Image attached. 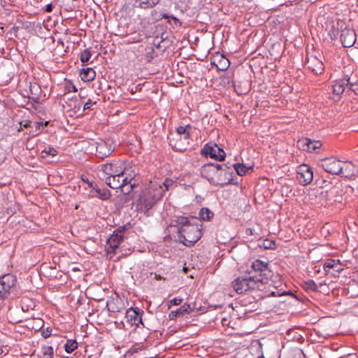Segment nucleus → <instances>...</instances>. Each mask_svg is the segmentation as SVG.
<instances>
[{"mask_svg": "<svg viewBox=\"0 0 358 358\" xmlns=\"http://www.w3.org/2000/svg\"><path fill=\"white\" fill-rule=\"evenodd\" d=\"M198 222L200 221L194 217H182L178 219L179 239L185 245L192 246L201 237V224Z\"/></svg>", "mask_w": 358, "mask_h": 358, "instance_id": "f257e3e1", "label": "nucleus"}, {"mask_svg": "<svg viewBox=\"0 0 358 358\" xmlns=\"http://www.w3.org/2000/svg\"><path fill=\"white\" fill-rule=\"evenodd\" d=\"M164 190L160 184L152 183L140 195L138 205L145 212L150 210L163 197Z\"/></svg>", "mask_w": 358, "mask_h": 358, "instance_id": "f03ea898", "label": "nucleus"}, {"mask_svg": "<svg viewBox=\"0 0 358 358\" xmlns=\"http://www.w3.org/2000/svg\"><path fill=\"white\" fill-rule=\"evenodd\" d=\"M228 167L226 165H220L218 164H207L203 165L201 169V175L203 178L207 179L210 183L214 185H224L221 179L224 169Z\"/></svg>", "mask_w": 358, "mask_h": 358, "instance_id": "7ed1b4c3", "label": "nucleus"}, {"mask_svg": "<svg viewBox=\"0 0 358 358\" xmlns=\"http://www.w3.org/2000/svg\"><path fill=\"white\" fill-rule=\"evenodd\" d=\"M125 227L122 226L113 231V234L108 238L106 245V251L110 254L117 253L119 245L124 240Z\"/></svg>", "mask_w": 358, "mask_h": 358, "instance_id": "20e7f679", "label": "nucleus"}, {"mask_svg": "<svg viewBox=\"0 0 358 358\" xmlns=\"http://www.w3.org/2000/svg\"><path fill=\"white\" fill-rule=\"evenodd\" d=\"M252 269L254 275L260 278L262 282H268L273 275V273L268 268V264L259 259L254 261L252 264Z\"/></svg>", "mask_w": 358, "mask_h": 358, "instance_id": "39448f33", "label": "nucleus"}, {"mask_svg": "<svg viewBox=\"0 0 358 358\" xmlns=\"http://www.w3.org/2000/svg\"><path fill=\"white\" fill-rule=\"evenodd\" d=\"M343 162L334 157H327L320 161L319 165L327 173L338 175L341 171Z\"/></svg>", "mask_w": 358, "mask_h": 358, "instance_id": "423d86ee", "label": "nucleus"}, {"mask_svg": "<svg viewBox=\"0 0 358 358\" xmlns=\"http://www.w3.org/2000/svg\"><path fill=\"white\" fill-rule=\"evenodd\" d=\"M101 170L103 173L110 177L112 175L125 173L126 168L121 161H113L101 166Z\"/></svg>", "mask_w": 358, "mask_h": 358, "instance_id": "0eeeda50", "label": "nucleus"}, {"mask_svg": "<svg viewBox=\"0 0 358 358\" xmlns=\"http://www.w3.org/2000/svg\"><path fill=\"white\" fill-rule=\"evenodd\" d=\"M15 278L11 274H6L0 278V300L6 299L10 289L15 284Z\"/></svg>", "mask_w": 358, "mask_h": 358, "instance_id": "6e6552de", "label": "nucleus"}, {"mask_svg": "<svg viewBox=\"0 0 358 358\" xmlns=\"http://www.w3.org/2000/svg\"><path fill=\"white\" fill-rule=\"evenodd\" d=\"M201 154L212 159L223 161L225 157L224 151L216 144L207 143L201 150Z\"/></svg>", "mask_w": 358, "mask_h": 358, "instance_id": "1a4fd4ad", "label": "nucleus"}, {"mask_svg": "<svg viewBox=\"0 0 358 358\" xmlns=\"http://www.w3.org/2000/svg\"><path fill=\"white\" fill-rule=\"evenodd\" d=\"M296 179L300 184L307 185L310 184L313 179V171L307 164H303L297 168Z\"/></svg>", "mask_w": 358, "mask_h": 358, "instance_id": "9d476101", "label": "nucleus"}, {"mask_svg": "<svg viewBox=\"0 0 358 358\" xmlns=\"http://www.w3.org/2000/svg\"><path fill=\"white\" fill-rule=\"evenodd\" d=\"M96 145V155L100 159L108 157L115 150L113 143L110 141L99 140Z\"/></svg>", "mask_w": 358, "mask_h": 358, "instance_id": "9b49d317", "label": "nucleus"}, {"mask_svg": "<svg viewBox=\"0 0 358 358\" xmlns=\"http://www.w3.org/2000/svg\"><path fill=\"white\" fill-rule=\"evenodd\" d=\"M306 64L315 74H321L324 69V64L321 59L313 54H307Z\"/></svg>", "mask_w": 358, "mask_h": 358, "instance_id": "f8f14e48", "label": "nucleus"}, {"mask_svg": "<svg viewBox=\"0 0 358 358\" xmlns=\"http://www.w3.org/2000/svg\"><path fill=\"white\" fill-rule=\"evenodd\" d=\"M356 39V34L352 29L346 27L341 31L340 40L344 47H352L355 43Z\"/></svg>", "mask_w": 358, "mask_h": 358, "instance_id": "ddd939ff", "label": "nucleus"}, {"mask_svg": "<svg viewBox=\"0 0 358 358\" xmlns=\"http://www.w3.org/2000/svg\"><path fill=\"white\" fill-rule=\"evenodd\" d=\"M142 314L143 311L138 308H130L127 310L125 317L131 325L138 326L140 323H142Z\"/></svg>", "mask_w": 358, "mask_h": 358, "instance_id": "4468645a", "label": "nucleus"}, {"mask_svg": "<svg viewBox=\"0 0 358 358\" xmlns=\"http://www.w3.org/2000/svg\"><path fill=\"white\" fill-rule=\"evenodd\" d=\"M297 145L303 150L313 152L322 146V143L320 141H313L308 138H303L297 142Z\"/></svg>", "mask_w": 358, "mask_h": 358, "instance_id": "2eb2a0df", "label": "nucleus"}, {"mask_svg": "<svg viewBox=\"0 0 358 358\" xmlns=\"http://www.w3.org/2000/svg\"><path fill=\"white\" fill-rule=\"evenodd\" d=\"M234 289L238 294H243V292L249 290L248 287L247 279L243 277H238L232 282Z\"/></svg>", "mask_w": 358, "mask_h": 358, "instance_id": "dca6fc26", "label": "nucleus"}, {"mask_svg": "<svg viewBox=\"0 0 358 358\" xmlns=\"http://www.w3.org/2000/svg\"><path fill=\"white\" fill-rule=\"evenodd\" d=\"M346 86L345 77L342 80L336 81L333 86V99L334 101H338L341 95L344 92Z\"/></svg>", "mask_w": 358, "mask_h": 358, "instance_id": "f3484780", "label": "nucleus"}, {"mask_svg": "<svg viewBox=\"0 0 358 358\" xmlns=\"http://www.w3.org/2000/svg\"><path fill=\"white\" fill-rule=\"evenodd\" d=\"M125 173L122 174H114L110 177H106V183L112 189H118L119 187H122V184L121 183V178L124 176Z\"/></svg>", "mask_w": 358, "mask_h": 358, "instance_id": "a211bd4d", "label": "nucleus"}, {"mask_svg": "<svg viewBox=\"0 0 358 358\" xmlns=\"http://www.w3.org/2000/svg\"><path fill=\"white\" fill-rule=\"evenodd\" d=\"M248 287H249L250 289H261L262 287L267 284L268 282H262L259 280H261L260 278H258L256 275H252L249 277L246 278Z\"/></svg>", "mask_w": 358, "mask_h": 358, "instance_id": "6ab92c4d", "label": "nucleus"}, {"mask_svg": "<svg viewBox=\"0 0 358 358\" xmlns=\"http://www.w3.org/2000/svg\"><path fill=\"white\" fill-rule=\"evenodd\" d=\"M212 64L215 65L218 70L225 71L229 68L230 62L227 58L221 55L217 61L215 59Z\"/></svg>", "mask_w": 358, "mask_h": 358, "instance_id": "aec40b11", "label": "nucleus"}, {"mask_svg": "<svg viewBox=\"0 0 358 358\" xmlns=\"http://www.w3.org/2000/svg\"><path fill=\"white\" fill-rule=\"evenodd\" d=\"M326 268H333L337 273H340L343 270L340 260L336 259H329L325 262L324 264V268L325 269Z\"/></svg>", "mask_w": 358, "mask_h": 358, "instance_id": "412c9836", "label": "nucleus"}, {"mask_svg": "<svg viewBox=\"0 0 358 358\" xmlns=\"http://www.w3.org/2000/svg\"><path fill=\"white\" fill-rule=\"evenodd\" d=\"M189 306H187V303H185L180 308L177 309L176 310L171 311L169 314L170 320H173L177 317L183 316L185 314H189Z\"/></svg>", "mask_w": 358, "mask_h": 358, "instance_id": "4be33fe9", "label": "nucleus"}, {"mask_svg": "<svg viewBox=\"0 0 358 358\" xmlns=\"http://www.w3.org/2000/svg\"><path fill=\"white\" fill-rule=\"evenodd\" d=\"M160 0H135L136 7L143 9L151 8L156 6Z\"/></svg>", "mask_w": 358, "mask_h": 358, "instance_id": "5701e85b", "label": "nucleus"}, {"mask_svg": "<svg viewBox=\"0 0 358 358\" xmlns=\"http://www.w3.org/2000/svg\"><path fill=\"white\" fill-rule=\"evenodd\" d=\"M80 76L84 81L93 80L96 76V73L92 68L83 69L80 71Z\"/></svg>", "mask_w": 358, "mask_h": 358, "instance_id": "b1692460", "label": "nucleus"}, {"mask_svg": "<svg viewBox=\"0 0 358 358\" xmlns=\"http://www.w3.org/2000/svg\"><path fill=\"white\" fill-rule=\"evenodd\" d=\"M354 166L351 163H343L342 164L341 171L338 173V176L345 178H350L354 176L353 171Z\"/></svg>", "mask_w": 358, "mask_h": 358, "instance_id": "393cba45", "label": "nucleus"}, {"mask_svg": "<svg viewBox=\"0 0 358 358\" xmlns=\"http://www.w3.org/2000/svg\"><path fill=\"white\" fill-rule=\"evenodd\" d=\"M323 285H326V284L320 283L317 285L313 280L304 281L303 283V287L306 290L311 292H322V290H319V288H321Z\"/></svg>", "mask_w": 358, "mask_h": 358, "instance_id": "a878e982", "label": "nucleus"}, {"mask_svg": "<svg viewBox=\"0 0 358 358\" xmlns=\"http://www.w3.org/2000/svg\"><path fill=\"white\" fill-rule=\"evenodd\" d=\"M214 213L208 208H202L199 212V217L202 220L209 221L213 217Z\"/></svg>", "mask_w": 358, "mask_h": 358, "instance_id": "bb28decb", "label": "nucleus"}, {"mask_svg": "<svg viewBox=\"0 0 358 358\" xmlns=\"http://www.w3.org/2000/svg\"><path fill=\"white\" fill-rule=\"evenodd\" d=\"M233 166L237 174L241 176L246 175L248 170L252 169L251 167L245 166L243 164H234Z\"/></svg>", "mask_w": 358, "mask_h": 358, "instance_id": "cd10ccee", "label": "nucleus"}, {"mask_svg": "<svg viewBox=\"0 0 358 358\" xmlns=\"http://www.w3.org/2000/svg\"><path fill=\"white\" fill-rule=\"evenodd\" d=\"M190 129L191 127L189 125H187L185 127L180 126L176 129V131L179 135H184L185 139H188L189 138Z\"/></svg>", "mask_w": 358, "mask_h": 358, "instance_id": "c85d7f7f", "label": "nucleus"}, {"mask_svg": "<svg viewBox=\"0 0 358 358\" xmlns=\"http://www.w3.org/2000/svg\"><path fill=\"white\" fill-rule=\"evenodd\" d=\"M77 348L78 343L75 340H68L64 345L65 351L68 353L72 352Z\"/></svg>", "mask_w": 358, "mask_h": 358, "instance_id": "c756f323", "label": "nucleus"}, {"mask_svg": "<svg viewBox=\"0 0 358 358\" xmlns=\"http://www.w3.org/2000/svg\"><path fill=\"white\" fill-rule=\"evenodd\" d=\"M345 81L346 86L349 87V90L353 92L356 95H358V84L351 82L349 76H345Z\"/></svg>", "mask_w": 358, "mask_h": 358, "instance_id": "7c9ffc66", "label": "nucleus"}, {"mask_svg": "<svg viewBox=\"0 0 358 358\" xmlns=\"http://www.w3.org/2000/svg\"><path fill=\"white\" fill-rule=\"evenodd\" d=\"M41 350L44 358H52V356L54 355V350L52 347L44 345L42 347Z\"/></svg>", "mask_w": 358, "mask_h": 358, "instance_id": "2f4dec72", "label": "nucleus"}, {"mask_svg": "<svg viewBox=\"0 0 358 358\" xmlns=\"http://www.w3.org/2000/svg\"><path fill=\"white\" fill-rule=\"evenodd\" d=\"M57 151L55 148L49 147L48 148L44 149L41 152V157L43 158L48 157V155L55 157L57 155Z\"/></svg>", "mask_w": 358, "mask_h": 358, "instance_id": "473e14b6", "label": "nucleus"}, {"mask_svg": "<svg viewBox=\"0 0 358 358\" xmlns=\"http://www.w3.org/2000/svg\"><path fill=\"white\" fill-rule=\"evenodd\" d=\"M96 196H97L99 198H100L103 200H106L110 196V192L107 189L101 190V189H96Z\"/></svg>", "mask_w": 358, "mask_h": 358, "instance_id": "72a5a7b5", "label": "nucleus"}, {"mask_svg": "<svg viewBox=\"0 0 358 358\" xmlns=\"http://www.w3.org/2000/svg\"><path fill=\"white\" fill-rule=\"evenodd\" d=\"M91 57V52L89 50L86 49L83 51L80 54V61L83 63L87 62Z\"/></svg>", "mask_w": 358, "mask_h": 358, "instance_id": "f704fd0d", "label": "nucleus"}, {"mask_svg": "<svg viewBox=\"0 0 358 358\" xmlns=\"http://www.w3.org/2000/svg\"><path fill=\"white\" fill-rule=\"evenodd\" d=\"M136 186V184H131L130 185H127L125 187H119L121 189V192L124 194H129L134 189V187Z\"/></svg>", "mask_w": 358, "mask_h": 358, "instance_id": "c9c22d12", "label": "nucleus"}, {"mask_svg": "<svg viewBox=\"0 0 358 358\" xmlns=\"http://www.w3.org/2000/svg\"><path fill=\"white\" fill-rule=\"evenodd\" d=\"M173 185V181L171 179L166 178L163 182V186L165 187V190H168L171 186Z\"/></svg>", "mask_w": 358, "mask_h": 358, "instance_id": "e433bc0d", "label": "nucleus"}, {"mask_svg": "<svg viewBox=\"0 0 358 358\" xmlns=\"http://www.w3.org/2000/svg\"><path fill=\"white\" fill-rule=\"evenodd\" d=\"M121 183H123L122 187H125L127 185H130L131 184H133L132 181L130 180V178H129V177H127L125 176L121 178Z\"/></svg>", "mask_w": 358, "mask_h": 358, "instance_id": "4c0bfd02", "label": "nucleus"}, {"mask_svg": "<svg viewBox=\"0 0 358 358\" xmlns=\"http://www.w3.org/2000/svg\"><path fill=\"white\" fill-rule=\"evenodd\" d=\"M182 299L181 298H173V299L171 300L170 303L172 304V305H174V306H177V305H179L182 303Z\"/></svg>", "mask_w": 358, "mask_h": 358, "instance_id": "58836bf2", "label": "nucleus"}, {"mask_svg": "<svg viewBox=\"0 0 358 358\" xmlns=\"http://www.w3.org/2000/svg\"><path fill=\"white\" fill-rule=\"evenodd\" d=\"M187 306H189L190 308L189 309V313H190L197 309L196 302H194L192 303H187Z\"/></svg>", "mask_w": 358, "mask_h": 358, "instance_id": "ea45409f", "label": "nucleus"}, {"mask_svg": "<svg viewBox=\"0 0 358 358\" xmlns=\"http://www.w3.org/2000/svg\"><path fill=\"white\" fill-rule=\"evenodd\" d=\"M163 17L164 18H170V16H169L167 14H164ZM171 18L172 20L174 21L176 24H179L180 25L181 24V23L179 22L178 19H177L176 17L171 16Z\"/></svg>", "mask_w": 358, "mask_h": 358, "instance_id": "a19ab883", "label": "nucleus"}, {"mask_svg": "<svg viewBox=\"0 0 358 358\" xmlns=\"http://www.w3.org/2000/svg\"><path fill=\"white\" fill-rule=\"evenodd\" d=\"M125 176L129 177V178H130V180L132 181L136 176V173H134V171H131V173H129L126 172Z\"/></svg>", "mask_w": 358, "mask_h": 358, "instance_id": "79ce46f5", "label": "nucleus"}, {"mask_svg": "<svg viewBox=\"0 0 358 358\" xmlns=\"http://www.w3.org/2000/svg\"><path fill=\"white\" fill-rule=\"evenodd\" d=\"M273 244L272 242H270L268 241H265L264 243H263V246L265 248H271V245Z\"/></svg>", "mask_w": 358, "mask_h": 358, "instance_id": "37998d69", "label": "nucleus"}, {"mask_svg": "<svg viewBox=\"0 0 358 358\" xmlns=\"http://www.w3.org/2000/svg\"><path fill=\"white\" fill-rule=\"evenodd\" d=\"M92 106V101H89L85 103L83 108H84V110L90 109Z\"/></svg>", "mask_w": 358, "mask_h": 358, "instance_id": "c03bdc74", "label": "nucleus"}, {"mask_svg": "<svg viewBox=\"0 0 358 358\" xmlns=\"http://www.w3.org/2000/svg\"><path fill=\"white\" fill-rule=\"evenodd\" d=\"M52 10V4L49 3L45 7V11L48 13H50Z\"/></svg>", "mask_w": 358, "mask_h": 358, "instance_id": "a18cd8bd", "label": "nucleus"}, {"mask_svg": "<svg viewBox=\"0 0 358 358\" xmlns=\"http://www.w3.org/2000/svg\"><path fill=\"white\" fill-rule=\"evenodd\" d=\"M42 335L45 338H47L50 336V331L47 329L46 331H43Z\"/></svg>", "mask_w": 358, "mask_h": 358, "instance_id": "49530a36", "label": "nucleus"}, {"mask_svg": "<svg viewBox=\"0 0 358 358\" xmlns=\"http://www.w3.org/2000/svg\"><path fill=\"white\" fill-rule=\"evenodd\" d=\"M155 279H156L157 280H162V279L164 280V278L162 276H161L159 274H157V273L155 274Z\"/></svg>", "mask_w": 358, "mask_h": 358, "instance_id": "de8ad7c7", "label": "nucleus"}, {"mask_svg": "<svg viewBox=\"0 0 358 358\" xmlns=\"http://www.w3.org/2000/svg\"><path fill=\"white\" fill-rule=\"evenodd\" d=\"M150 53H147L145 55V59L148 61V62H150L151 60V59L152 58V57L150 55Z\"/></svg>", "mask_w": 358, "mask_h": 358, "instance_id": "09e8293b", "label": "nucleus"}, {"mask_svg": "<svg viewBox=\"0 0 358 358\" xmlns=\"http://www.w3.org/2000/svg\"><path fill=\"white\" fill-rule=\"evenodd\" d=\"M34 124L36 125V127L38 129H40V127L43 126V123H40V122H35Z\"/></svg>", "mask_w": 358, "mask_h": 358, "instance_id": "8fccbe9b", "label": "nucleus"}, {"mask_svg": "<svg viewBox=\"0 0 358 358\" xmlns=\"http://www.w3.org/2000/svg\"><path fill=\"white\" fill-rule=\"evenodd\" d=\"M327 275H336L335 273H331L329 271H326Z\"/></svg>", "mask_w": 358, "mask_h": 358, "instance_id": "3c124183", "label": "nucleus"}, {"mask_svg": "<svg viewBox=\"0 0 358 358\" xmlns=\"http://www.w3.org/2000/svg\"><path fill=\"white\" fill-rule=\"evenodd\" d=\"M22 311L25 312V311H27L28 309H27V308L26 309V308H24V307L22 306Z\"/></svg>", "mask_w": 358, "mask_h": 358, "instance_id": "603ef678", "label": "nucleus"}, {"mask_svg": "<svg viewBox=\"0 0 358 358\" xmlns=\"http://www.w3.org/2000/svg\"><path fill=\"white\" fill-rule=\"evenodd\" d=\"M107 306H108V310H110H110H112V311H113V312H115V311L114 309L110 310V307H109V305H108V304H107Z\"/></svg>", "mask_w": 358, "mask_h": 358, "instance_id": "864d4df0", "label": "nucleus"}, {"mask_svg": "<svg viewBox=\"0 0 358 358\" xmlns=\"http://www.w3.org/2000/svg\"><path fill=\"white\" fill-rule=\"evenodd\" d=\"M3 352V349L1 348V346L0 345V354H1Z\"/></svg>", "mask_w": 358, "mask_h": 358, "instance_id": "5fc2aeb1", "label": "nucleus"}, {"mask_svg": "<svg viewBox=\"0 0 358 358\" xmlns=\"http://www.w3.org/2000/svg\"><path fill=\"white\" fill-rule=\"evenodd\" d=\"M73 90L74 92H77V89L76 88V87H73Z\"/></svg>", "mask_w": 358, "mask_h": 358, "instance_id": "6e6d98bb", "label": "nucleus"}, {"mask_svg": "<svg viewBox=\"0 0 358 358\" xmlns=\"http://www.w3.org/2000/svg\"><path fill=\"white\" fill-rule=\"evenodd\" d=\"M24 127H28V124H27V123H26L25 124H24Z\"/></svg>", "mask_w": 358, "mask_h": 358, "instance_id": "4d7b16f0", "label": "nucleus"}, {"mask_svg": "<svg viewBox=\"0 0 358 358\" xmlns=\"http://www.w3.org/2000/svg\"><path fill=\"white\" fill-rule=\"evenodd\" d=\"M72 358H73V357H72Z\"/></svg>", "mask_w": 358, "mask_h": 358, "instance_id": "13d9d810", "label": "nucleus"}]
</instances>
